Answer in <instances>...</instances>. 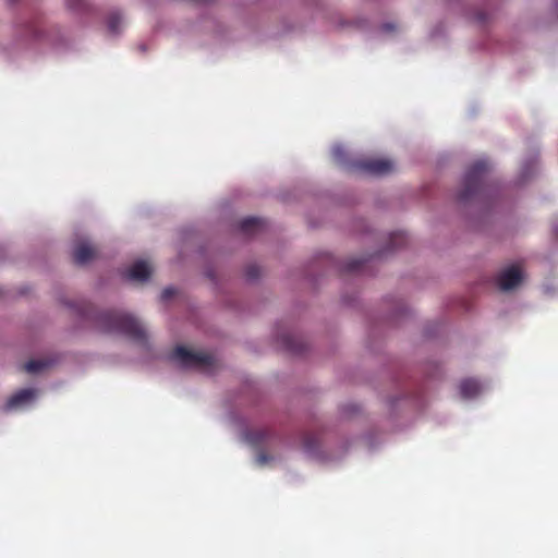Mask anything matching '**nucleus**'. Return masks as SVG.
<instances>
[{
    "label": "nucleus",
    "instance_id": "f257e3e1",
    "mask_svg": "<svg viewBox=\"0 0 558 558\" xmlns=\"http://www.w3.org/2000/svg\"><path fill=\"white\" fill-rule=\"evenodd\" d=\"M97 325L104 332L121 333L131 340L145 345L147 333L142 324L132 315L117 311H102L97 316Z\"/></svg>",
    "mask_w": 558,
    "mask_h": 558
},
{
    "label": "nucleus",
    "instance_id": "f03ea898",
    "mask_svg": "<svg viewBox=\"0 0 558 558\" xmlns=\"http://www.w3.org/2000/svg\"><path fill=\"white\" fill-rule=\"evenodd\" d=\"M331 155L335 162L345 167L351 172L385 175L395 170L393 161L386 158L362 157L351 160L348 158L345 149L340 145L332 147Z\"/></svg>",
    "mask_w": 558,
    "mask_h": 558
},
{
    "label": "nucleus",
    "instance_id": "7ed1b4c3",
    "mask_svg": "<svg viewBox=\"0 0 558 558\" xmlns=\"http://www.w3.org/2000/svg\"><path fill=\"white\" fill-rule=\"evenodd\" d=\"M489 170V163L486 160H477L472 163L463 180L462 189L458 193V202L466 204L477 198L484 189V177Z\"/></svg>",
    "mask_w": 558,
    "mask_h": 558
},
{
    "label": "nucleus",
    "instance_id": "20e7f679",
    "mask_svg": "<svg viewBox=\"0 0 558 558\" xmlns=\"http://www.w3.org/2000/svg\"><path fill=\"white\" fill-rule=\"evenodd\" d=\"M171 359L179 362L183 367H194L199 369H210L216 364L214 355L205 352L191 351L183 345H178L173 350Z\"/></svg>",
    "mask_w": 558,
    "mask_h": 558
},
{
    "label": "nucleus",
    "instance_id": "39448f33",
    "mask_svg": "<svg viewBox=\"0 0 558 558\" xmlns=\"http://www.w3.org/2000/svg\"><path fill=\"white\" fill-rule=\"evenodd\" d=\"M523 279V274L518 265H511L502 269L496 277V283L501 291L515 289Z\"/></svg>",
    "mask_w": 558,
    "mask_h": 558
},
{
    "label": "nucleus",
    "instance_id": "423d86ee",
    "mask_svg": "<svg viewBox=\"0 0 558 558\" xmlns=\"http://www.w3.org/2000/svg\"><path fill=\"white\" fill-rule=\"evenodd\" d=\"M98 254L97 247L87 241L78 242L73 250V259L77 265H85Z\"/></svg>",
    "mask_w": 558,
    "mask_h": 558
},
{
    "label": "nucleus",
    "instance_id": "0eeeda50",
    "mask_svg": "<svg viewBox=\"0 0 558 558\" xmlns=\"http://www.w3.org/2000/svg\"><path fill=\"white\" fill-rule=\"evenodd\" d=\"M151 275V268L145 260L135 262L128 270V277L135 281H145Z\"/></svg>",
    "mask_w": 558,
    "mask_h": 558
},
{
    "label": "nucleus",
    "instance_id": "6e6552de",
    "mask_svg": "<svg viewBox=\"0 0 558 558\" xmlns=\"http://www.w3.org/2000/svg\"><path fill=\"white\" fill-rule=\"evenodd\" d=\"M266 227V222L260 218L248 217L239 222L240 231L245 235H254Z\"/></svg>",
    "mask_w": 558,
    "mask_h": 558
},
{
    "label": "nucleus",
    "instance_id": "1a4fd4ad",
    "mask_svg": "<svg viewBox=\"0 0 558 558\" xmlns=\"http://www.w3.org/2000/svg\"><path fill=\"white\" fill-rule=\"evenodd\" d=\"M35 397V390L34 389H22L10 397V399L5 403L7 410H12L15 408H19L31 400H33Z\"/></svg>",
    "mask_w": 558,
    "mask_h": 558
},
{
    "label": "nucleus",
    "instance_id": "9d476101",
    "mask_svg": "<svg viewBox=\"0 0 558 558\" xmlns=\"http://www.w3.org/2000/svg\"><path fill=\"white\" fill-rule=\"evenodd\" d=\"M278 341L281 343L284 350L300 354L303 351V344L291 333L284 332L278 336Z\"/></svg>",
    "mask_w": 558,
    "mask_h": 558
},
{
    "label": "nucleus",
    "instance_id": "9b49d317",
    "mask_svg": "<svg viewBox=\"0 0 558 558\" xmlns=\"http://www.w3.org/2000/svg\"><path fill=\"white\" fill-rule=\"evenodd\" d=\"M459 388L461 396L465 399L476 397L482 390L481 384L473 378L462 380Z\"/></svg>",
    "mask_w": 558,
    "mask_h": 558
},
{
    "label": "nucleus",
    "instance_id": "f8f14e48",
    "mask_svg": "<svg viewBox=\"0 0 558 558\" xmlns=\"http://www.w3.org/2000/svg\"><path fill=\"white\" fill-rule=\"evenodd\" d=\"M48 366V363L43 360H31L24 364L23 368L25 372L36 374Z\"/></svg>",
    "mask_w": 558,
    "mask_h": 558
},
{
    "label": "nucleus",
    "instance_id": "ddd939ff",
    "mask_svg": "<svg viewBox=\"0 0 558 558\" xmlns=\"http://www.w3.org/2000/svg\"><path fill=\"white\" fill-rule=\"evenodd\" d=\"M122 23L121 15L118 12H112L109 14L107 20L108 29L112 34H118L120 32V25Z\"/></svg>",
    "mask_w": 558,
    "mask_h": 558
},
{
    "label": "nucleus",
    "instance_id": "4468645a",
    "mask_svg": "<svg viewBox=\"0 0 558 558\" xmlns=\"http://www.w3.org/2000/svg\"><path fill=\"white\" fill-rule=\"evenodd\" d=\"M66 3L73 10H85L88 7L87 0H66Z\"/></svg>",
    "mask_w": 558,
    "mask_h": 558
},
{
    "label": "nucleus",
    "instance_id": "2eb2a0df",
    "mask_svg": "<svg viewBox=\"0 0 558 558\" xmlns=\"http://www.w3.org/2000/svg\"><path fill=\"white\" fill-rule=\"evenodd\" d=\"M364 260L362 259H352L345 264V270L349 272L359 271L363 265Z\"/></svg>",
    "mask_w": 558,
    "mask_h": 558
},
{
    "label": "nucleus",
    "instance_id": "dca6fc26",
    "mask_svg": "<svg viewBox=\"0 0 558 558\" xmlns=\"http://www.w3.org/2000/svg\"><path fill=\"white\" fill-rule=\"evenodd\" d=\"M175 292H177L175 289L171 288V287L163 289L161 292V300L162 301L170 300L175 294Z\"/></svg>",
    "mask_w": 558,
    "mask_h": 558
},
{
    "label": "nucleus",
    "instance_id": "f3484780",
    "mask_svg": "<svg viewBox=\"0 0 558 558\" xmlns=\"http://www.w3.org/2000/svg\"><path fill=\"white\" fill-rule=\"evenodd\" d=\"M246 276L250 279H256L259 276V268L257 266L247 267Z\"/></svg>",
    "mask_w": 558,
    "mask_h": 558
},
{
    "label": "nucleus",
    "instance_id": "a211bd4d",
    "mask_svg": "<svg viewBox=\"0 0 558 558\" xmlns=\"http://www.w3.org/2000/svg\"><path fill=\"white\" fill-rule=\"evenodd\" d=\"M403 240H404V235L401 233H396V234H392V236H391L392 243H402Z\"/></svg>",
    "mask_w": 558,
    "mask_h": 558
},
{
    "label": "nucleus",
    "instance_id": "6ab92c4d",
    "mask_svg": "<svg viewBox=\"0 0 558 558\" xmlns=\"http://www.w3.org/2000/svg\"><path fill=\"white\" fill-rule=\"evenodd\" d=\"M269 460L268 456L264 452L259 453L257 456V462L260 464V465H264L267 461Z\"/></svg>",
    "mask_w": 558,
    "mask_h": 558
},
{
    "label": "nucleus",
    "instance_id": "aec40b11",
    "mask_svg": "<svg viewBox=\"0 0 558 558\" xmlns=\"http://www.w3.org/2000/svg\"><path fill=\"white\" fill-rule=\"evenodd\" d=\"M28 33L33 37H39V33H38L37 28H35V26H33V25L29 26Z\"/></svg>",
    "mask_w": 558,
    "mask_h": 558
},
{
    "label": "nucleus",
    "instance_id": "412c9836",
    "mask_svg": "<svg viewBox=\"0 0 558 558\" xmlns=\"http://www.w3.org/2000/svg\"><path fill=\"white\" fill-rule=\"evenodd\" d=\"M256 435L258 438L255 441H263L266 438V433L264 432H258Z\"/></svg>",
    "mask_w": 558,
    "mask_h": 558
},
{
    "label": "nucleus",
    "instance_id": "4be33fe9",
    "mask_svg": "<svg viewBox=\"0 0 558 558\" xmlns=\"http://www.w3.org/2000/svg\"><path fill=\"white\" fill-rule=\"evenodd\" d=\"M385 28L390 29V28H391V26H390L389 24H386V25H385Z\"/></svg>",
    "mask_w": 558,
    "mask_h": 558
}]
</instances>
